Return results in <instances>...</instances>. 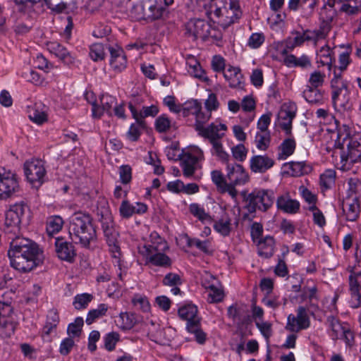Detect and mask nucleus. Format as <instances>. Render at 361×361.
Returning a JSON list of instances; mask_svg holds the SVG:
<instances>
[{
	"label": "nucleus",
	"mask_w": 361,
	"mask_h": 361,
	"mask_svg": "<svg viewBox=\"0 0 361 361\" xmlns=\"http://www.w3.org/2000/svg\"><path fill=\"white\" fill-rule=\"evenodd\" d=\"M247 202L246 209L250 213H255L257 210L265 212L274 204L276 197L274 190L272 189L255 188L246 195V192H242Z\"/></svg>",
	"instance_id": "39448f33"
},
{
	"label": "nucleus",
	"mask_w": 361,
	"mask_h": 361,
	"mask_svg": "<svg viewBox=\"0 0 361 361\" xmlns=\"http://www.w3.org/2000/svg\"><path fill=\"white\" fill-rule=\"evenodd\" d=\"M109 306L105 303L99 304L96 309L90 310L87 315L85 322L90 325L97 319L102 318L106 314Z\"/></svg>",
	"instance_id": "e433bc0d"
},
{
	"label": "nucleus",
	"mask_w": 361,
	"mask_h": 361,
	"mask_svg": "<svg viewBox=\"0 0 361 361\" xmlns=\"http://www.w3.org/2000/svg\"><path fill=\"white\" fill-rule=\"evenodd\" d=\"M55 252L57 257L63 261L72 263L77 255L76 249L72 242L68 241L63 237L55 238Z\"/></svg>",
	"instance_id": "dca6fc26"
},
{
	"label": "nucleus",
	"mask_w": 361,
	"mask_h": 361,
	"mask_svg": "<svg viewBox=\"0 0 361 361\" xmlns=\"http://www.w3.org/2000/svg\"><path fill=\"white\" fill-rule=\"evenodd\" d=\"M278 209L288 214H296L300 209V202L290 198L288 194H283L275 200Z\"/></svg>",
	"instance_id": "412c9836"
},
{
	"label": "nucleus",
	"mask_w": 361,
	"mask_h": 361,
	"mask_svg": "<svg viewBox=\"0 0 361 361\" xmlns=\"http://www.w3.org/2000/svg\"><path fill=\"white\" fill-rule=\"evenodd\" d=\"M128 108L132 114L133 118L135 119L136 123L130 125L128 135L131 141H137L141 135V130L146 128V123L145 120L140 118V119L137 118V110L132 103L130 102L128 104Z\"/></svg>",
	"instance_id": "5701e85b"
},
{
	"label": "nucleus",
	"mask_w": 361,
	"mask_h": 361,
	"mask_svg": "<svg viewBox=\"0 0 361 361\" xmlns=\"http://www.w3.org/2000/svg\"><path fill=\"white\" fill-rule=\"evenodd\" d=\"M116 322L119 329L125 331L131 329L136 324L137 319L133 313L121 312Z\"/></svg>",
	"instance_id": "f704fd0d"
},
{
	"label": "nucleus",
	"mask_w": 361,
	"mask_h": 361,
	"mask_svg": "<svg viewBox=\"0 0 361 361\" xmlns=\"http://www.w3.org/2000/svg\"><path fill=\"white\" fill-rule=\"evenodd\" d=\"M259 256L269 259L274 255L275 248V240L274 237L267 235L260 238L257 243Z\"/></svg>",
	"instance_id": "393cba45"
},
{
	"label": "nucleus",
	"mask_w": 361,
	"mask_h": 361,
	"mask_svg": "<svg viewBox=\"0 0 361 361\" xmlns=\"http://www.w3.org/2000/svg\"><path fill=\"white\" fill-rule=\"evenodd\" d=\"M84 324L82 317H78L74 322L69 324L67 328V334L70 337H79L82 331V327Z\"/></svg>",
	"instance_id": "09e8293b"
},
{
	"label": "nucleus",
	"mask_w": 361,
	"mask_h": 361,
	"mask_svg": "<svg viewBox=\"0 0 361 361\" xmlns=\"http://www.w3.org/2000/svg\"><path fill=\"white\" fill-rule=\"evenodd\" d=\"M19 190V183L15 173L11 171L0 172V200L11 197Z\"/></svg>",
	"instance_id": "9b49d317"
},
{
	"label": "nucleus",
	"mask_w": 361,
	"mask_h": 361,
	"mask_svg": "<svg viewBox=\"0 0 361 361\" xmlns=\"http://www.w3.org/2000/svg\"><path fill=\"white\" fill-rule=\"evenodd\" d=\"M197 307L192 304H188L180 307L178 309V316L183 319L187 321V324L189 325L191 322H197L201 321V319L197 316Z\"/></svg>",
	"instance_id": "cd10ccee"
},
{
	"label": "nucleus",
	"mask_w": 361,
	"mask_h": 361,
	"mask_svg": "<svg viewBox=\"0 0 361 361\" xmlns=\"http://www.w3.org/2000/svg\"><path fill=\"white\" fill-rule=\"evenodd\" d=\"M23 77L29 82H31L35 85H41L43 82V78L37 72L30 70L28 72H25L23 74Z\"/></svg>",
	"instance_id": "0e129e2a"
},
{
	"label": "nucleus",
	"mask_w": 361,
	"mask_h": 361,
	"mask_svg": "<svg viewBox=\"0 0 361 361\" xmlns=\"http://www.w3.org/2000/svg\"><path fill=\"white\" fill-rule=\"evenodd\" d=\"M119 341V334L116 332H111L104 337L105 348L111 351L115 348L116 343Z\"/></svg>",
	"instance_id": "4d7b16f0"
},
{
	"label": "nucleus",
	"mask_w": 361,
	"mask_h": 361,
	"mask_svg": "<svg viewBox=\"0 0 361 361\" xmlns=\"http://www.w3.org/2000/svg\"><path fill=\"white\" fill-rule=\"evenodd\" d=\"M275 164V161L268 155H254L250 159V169L255 173H264Z\"/></svg>",
	"instance_id": "a211bd4d"
},
{
	"label": "nucleus",
	"mask_w": 361,
	"mask_h": 361,
	"mask_svg": "<svg viewBox=\"0 0 361 361\" xmlns=\"http://www.w3.org/2000/svg\"><path fill=\"white\" fill-rule=\"evenodd\" d=\"M132 302L135 307L144 312H147L150 310V305L146 297L136 296Z\"/></svg>",
	"instance_id": "338daca9"
},
{
	"label": "nucleus",
	"mask_w": 361,
	"mask_h": 361,
	"mask_svg": "<svg viewBox=\"0 0 361 361\" xmlns=\"http://www.w3.org/2000/svg\"><path fill=\"white\" fill-rule=\"evenodd\" d=\"M190 211L192 215L199 219L201 221H210L211 216L206 213L204 208L198 204L193 203L190 205Z\"/></svg>",
	"instance_id": "864d4df0"
},
{
	"label": "nucleus",
	"mask_w": 361,
	"mask_h": 361,
	"mask_svg": "<svg viewBox=\"0 0 361 361\" xmlns=\"http://www.w3.org/2000/svg\"><path fill=\"white\" fill-rule=\"evenodd\" d=\"M102 229L109 251L114 258V262L121 267V252L118 245V232L115 228L114 219L101 221Z\"/></svg>",
	"instance_id": "6e6552de"
},
{
	"label": "nucleus",
	"mask_w": 361,
	"mask_h": 361,
	"mask_svg": "<svg viewBox=\"0 0 361 361\" xmlns=\"http://www.w3.org/2000/svg\"><path fill=\"white\" fill-rule=\"evenodd\" d=\"M201 108V103L197 99H191L183 104V116L188 117L189 115H195Z\"/></svg>",
	"instance_id": "8fccbe9b"
},
{
	"label": "nucleus",
	"mask_w": 361,
	"mask_h": 361,
	"mask_svg": "<svg viewBox=\"0 0 361 361\" xmlns=\"http://www.w3.org/2000/svg\"><path fill=\"white\" fill-rule=\"evenodd\" d=\"M211 25L204 20L195 18L190 20L185 25V34L192 37L193 40L197 38L205 39L209 35Z\"/></svg>",
	"instance_id": "2eb2a0df"
},
{
	"label": "nucleus",
	"mask_w": 361,
	"mask_h": 361,
	"mask_svg": "<svg viewBox=\"0 0 361 361\" xmlns=\"http://www.w3.org/2000/svg\"><path fill=\"white\" fill-rule=\"evenodd\" d=\"M159 113V109L156 105H151L149 106H143L140 112L137 111V118H140L144 120L146 117H155Z\"/></svg>",
	"instance_id": "13d9d810"
},
{
	"label": "nucleus",
	"mask_w": 361,
	"mask_h": 361,
	"mask_svg": "<svg viewBox=\"0 0 361 361\" xmlns=\"http://www.w3.org/2000/svg\"><path fill=\"white\" fill-rule=\"evenodd\" d=\"M351 93L350 84L348 81H341V87L332 91L331 99L334 107L343 110L350 109L353 106Z\"/></svg>",
	"instance_id": "f8f14e48"
},
{
	"label": "nucleus",
	"mask_w": 361,
	"mask_h": 361,
	"mask_svg": "<svg viewBox=\"0 0 361 361\" xmlns=\"http://www.w3.org/2000/svg\"><path fill=\"white\" fill-rule=\"evenodd\" d=\"M186 329L189 333L195 335V341L199 344H204L207 339V334L201 329V321L197 322H191L189 325H186Z\"/></svg>",
	"instance_id": "4c0bfd02"
},
{
	"label": "nucleus",
	"mask_w": 361,
	"mask_h": 361,
	"mask_svg": "<svg viewBox=\"0 0 361 361\" xmlns=\"http://www.w3.org/2000/svg\"><path fill=\"white\" fill-rule=\"evenodd\" d=\"M211 176L213 183L216 185L219 190H221V189H222L224 186H225L227 183L226 178L220 171H212L211 173Z\"/></svg>",
	"instance_id": "69168bd1"
},
{
	"label": "nucleus",
	"mask_w": 361,
	"mask_h": 361,
	"mask_svg": "<svg viewBox=\"0 0 361 361\" xmlns=\"http://www.w3.org/2000/svg\"><path fill=\"white\" fill-rule=\"evenodd\" d=\"M335 145L341 151V162L343 169L351 164L361 162V133L350 135L346 129L338 132Z\"/></svg>",
	"instance_id": "7ed1b4c3"
},
{
	"label": "nucleus",
	"mask_w": 361,
	"mask_h": 361,
	"mask_svg": "<svg viewBox=\"0 0 361 361\" xmlns=\"http://www.w3.org/2000/svg\"><path fill=\"white\" fill-rule=\"evenodd\" d=\"M295 117V112L282 109L279 114V126L286 136L292 135V121Z\"/></svg>",
	"instance_id": "bb28decb"
},
{
	"label": "nucleus",
	"mask_w": 361,
	"mask_h": 361,
	"mask_svg": "<svg viewBox=\"0 0 361 361\" xmlns=\"http://www.w3.org/2000/svg\"><path fill=\"white\" fill-rule=\"evenodd\" d=\"M231 220L228 216H223L214 224V229L223 236L229 235L231 231Z\"/></svg>",
	"instance_id": "a19ab883"
},
{
	"label": "nucleus",
	"mask_w": 361,
	"mask_h": 361,
	"mask_svg": "<svg viewBox=\"0 0 361 361\" xmlns=\"http://www.w3.org/2000/svg\"><path fill=\"white\" fill-rule=\"evenodd\" d=\"M336 172L333 170H327L320 176V184L325 188H331L334 183Z\"/></svg>",
	"instance_id": "6e6d98bb"
},
{
	"label": "nucleus",
	"mask_w": 361,
	"mask_h": 361,
	"mask_svg": "<svg viewBox=\"0 0 361 361\" xmlns=\"http://www.w3.org/2000/svg\"><path fill=\"white\" fill-rule=\"evenodd\" d=\"M171 126V121L166 114L160 115L155 120L154 127L158 133H166Z\"/></svg>",
	"instance_id": "de8ad7c7"
},
{
	"label": "nucleus",
	"mask_w": 361,
	"mask_h": 361,
	"mask_svg": "<svg viewBox=\"0 0 361 361\" xmlns=\"http://www.w3.org/2000/svg\"><path fill=\"white\" fill-rule=\"evenodd\" d=\"M247 149L243 144H238L231 148L233 158L238 161L243 162L245 160L247 154Z\"/></svg>",
	"instance_id": "5fc2aeb1"
},
{
	"label": "nucleus",
	"mask_w": 361,
	"mask_h": 361,
	"mask_svg": "<svg viewBox=\"0 0 361 361\" xmlns=\"http://www.w3.org/2000/svg\"><path fill=\"white\" fill-rule=\"evenodd\" d=\"M120 180L123 184H128L132 179V169L129 165H122L119 168Z\"/></svg>",
	"instance_id": "e2e57ef3"
},
{
	"label": "nucleus",
	"mask_w": 361,
	"mask_h": 361,
	"mask_svg": "<svg viewBox=\"0 0 361 361\" xmlns=\"http://www.w3.org/2000/svg\"><path fill=\"white\" fill-rule=\"evenodd\" d=\"M8 238L11 241L8 256L13 269L22 273H27L42 262V252L36 243L21 236Z\"/></svg>",
	"instance_id": "f257e3e1"
},
{
	"label": "nucleus",
	"mask_w": 361,
	"mask_h": 361,
	"mask_svg": "<svg viewBox=\"0 0 361 361\" xmlns=\"http://www.w3.org/2000/svg\"><path fill=\"white\" fill-rule=\"evenodd\" d=\"M310 325V321L307 309L303 306H300L297 310L296 316L292 314L288 316L286 329L291 332H299L302 329H307Z\"/></svg>",
	"instance_id": "ddd939ff"
},
{
	"label": "nucleus",
	"mask_w": 361,
	"mask_h": 361,
	"mask_svg": "<svg viewBox=\"0 0 361 361\" xmlns=\"http://www.w3.org/2000/svg\"><path fill=\"white\" fill-rule=\"evenodd\" d=\"M325 78L326 75L324 73L318 70L314 71L310 75V78L307 81L308 85L307 86L319 88L323 86Z\"/></svg>",
	"instance_id": "49530a36"
},
{
	"label": "nucleus",
	"mask_w": 361,
	"mask_h": 361,
	"mask_svg": "<svg viewBox=\"0 0 361 361\" xmlns=\"http://www.w3.org/2000/svg\"><path fill=\"white\" fill-rule=\"evenodd\" d=\"M119 212L123 218L128 219L134 214L133 205L128 200H123L120 206Z\"/></svg>",
	"instance_id": "774afa93"
},
{
	"label": "nucleus",
	"mask_w": 361,
	"mask_h": 361,
	"mask_svg": "<svg viewBox=\"0 0 361 361\" xmlns=\"http://www.w3.org/2000/svg\"><path fill=\"white\" fill-rule=\"evenodd\" d=\"M209 142L212 145L211 152L213 155L216 156L223 163L229 161V154L224 150L221 140H211Z\"/></svg>",
	"instance_id": "37998d69"
},
{
	"label": "nucleus",
	"mask_w": 361,
	"mask_h": 361,
	"mask_svg": "<svg viewBox=\"0 0 361 361\" xmlns=\"http://www.w3.org/2000/svg\"><path fill=\"white\" fill-rule=\"evenodd\" d=\"M163 252L164 251H160L157 254H154L151 257H148V260H147V262L157 267L164 268L171 267L172 261L171 258Z\"/></svg>",
	"instance_id": "c9c22d12"
},
{
	"label": "nucleus",
	"mask_w": 361,
	"mask_h": 361,
	"mask_svg": "<svg viewBox=\"0 0 361 361\" xmlns=\"http://www.w3.org/2000/svg\"><path fill=\"white\" fill-rule=\"evenodd\" d=\"M109 51L110 53L109 63L114 71L121 72L127 65V59L124 51L118 46H109Z\"/></svg>",
	"instance_id": "6ab92c4d"
},
{
	"label": "nucleus",
	"mask_w": 361,
	"mask_h": 361,
	"mask_svg": "<svg viewBox=\"0 0 361 361\" xmlns=\"http://www.w3.org/2000/svg\"><path fill=\"white\" fill-rule=\"evenodd\" d=\"M225 164H226V177L228 183L243 185L249 181L250 176L248 172L241 164L236 162L231 163L229 161Z\"/></svg>",
	"instance_id": "4468645a"
},
{
	"label": "nucleus",
	"mask_w": 361,
	"mask_h": 361,
	"mask_svg": "<svg viewBox=\"0 0 361 361\" xmlns=\"http://www.w3.org/2000/svg\"><path fill=\"white\" fill-rule=\"evenodd\" d=\"M227 130V126L221 123L213 122L207 126L201 127L197 132L198 135L209 141L221 140Z\"/></svg>",
	"instance_id": "f3484780"
},
{
	"label": "nucleus",
	"mask_w": 361,
	"mask_h": 361,
	"mask_svg": "<svg viewBox=\"0 0 361 361\" xmlns=\"http://www.w3.org/2000/svg\"><path fill=\"white\" fill-rule=\"evenodd\" d=\"M18 325V319L11 302L0 300V334L9 338L14 334Z\"/></svg>",
	"instance_id": "1a4fd4ad"
},
{
	"label": "nucleus",
	"mask_w": 361,
	"mask_h": 361,
	"mask_svg": "<svg viewBox=\"0 0 361 361\" xmlns=\"http://www.w3.org/2000/svg\"><path fill=\"white\" fill-rule=\"evenodd\" d=\"M264 36L262 33H252L248 39L247 46L252 49L259 48L264 42Z\"/></svg>",
	"instance_id": "680f3d73"
},
{
	"label": "nucleus",
	"mask_w": 361,
	"mask_h": 361,
	"mask_svg": "<svg viewBox=\"0 0 361 361\" xmlns=\"http://www.w3.org/2000/svg\"><path fill=\"white\" fill-rule=\"evenodd\" d=\"M211 113L207 111V112H203L202 111V107L197 113L194 115L195 116V122L194 124L195 130L198 132L201 127L205 126L204 124L209 120L211 118Z\"/></svg>",
	"instance_id": "603ef678"
},
{
	"label": "nucleus",
	"mask_w": 361,
	"mask_h": 361,
	"mask_svg": "<svg viewBox=\"0 0 361 361\" xmlns=\"http://www.w3.org/2000/svg\"><path fill=\"white\" fill-rule=\"evenodd\" d=\"M27 205L23 202L16 203L10 207L5 214L6 232L16 233L20 230V224L25 215Z\"/></svg>",
	"instance_id": "9d476101"
},
{
	"label": "nucleus",
	"mask_w": 361,
	"mask_h": 361,
	"mask_svg": "<svg viewBox=\"0 0 361 361\" xmlns=\"http://www.w3.org/2000/svg\"><path fill=\"white\" fill-rule=\"evenodd\" d=\"M262 302L267 307L276 310L281 305H286L287 299L276 295H266L262 300Z\"/></svg>",
	"instance_id": "ea45409f"
},
{
	"label": "nucleus",
	"mask_w": 361,
	"mask_h": 361,
	"mask_svg": "<svg viewBox=\"0 0 361 361\" xmlns=\"http://www.w3.org/2000/svg\"><path fill=\"white\" fill-rule=\"evenodd\" d=\"M93 298V295L90 293L77 294L73 298V305L78 310L85 309Z\"/></svg>",
	"instance_id": "c03bdc74"
},
{
	"label": "nucleus",
	"mask_w": 361,
	"mask_h": 361,
	"mask_svg": "<svg viewBox=\"0 0 361 361\" xmlns=\"http://www.w3.org/2000/svg\"><path fill=\"white\" fill-rule=\"evenodd\" d=\"M256 326L259 330L262 336L268 341L270 337L272 336L273 331L271 328V324L268 322H256Z\"/></svg>",
	"instance_id": "052dcab7"
},
{
	"label": "nucleus",
	"mask_w": 361,
	"mask_h": 361,
	"mask_svg": "<svg viewBox=\"0 0 361 361\" xmlns=\"http://www.w3.org/2000/svg\"><path fill=\"white\" fill-rule=\"evenodd\" d=\"M96 214L99 222L113 219L107 199L99 196L97 201Z\"/></svg>",
	"instance_id": "c756f323"
},
{
	"label": "nucleus",
	"mask_w": 361,
	"mask_h": 361,
	"mask_svg": "<svg viewBox=\"0 0 361 361\" xmlns=\"http://www.w3.org/2000/svg\"><path fill=\"white\" fill-rule=\"evenodd\" d=\"M208 277L213 280L212 283H207L206 281L203 282V286L206 289L209 290V293L208 294V299L210 302H218L221 301L223 299V291L219 289L217 286L219 284V281L212 274H208Z\"/></svg>",
	"instance_id": "7c9ffc66"
},
{
	"label": "nucleus",
	"mask_w": 361,
	"mask_h": 361,
	"mask_svg": "<svg viewBox=\"0 0 361 361\" xmlns=\"http://www.w3.org/2000/svg\"><path fill=\"white\" fill-rule=\"evenodd\" d=\"M90 57L94 61H102L104 59V47L102 44L95 43L90 48Z\"/></svg>",
	"instance_id": "3c124183"
},
{
	"label": "nucleus",
	"mask_w": 361,
	"mask_h": 361,
	"mask_svg": "<svg viewBox=\"0 0 361 361\" xmlns=\"http://www.w3.org/2000/svg\"><path fill=\"white\" fill-rule=\"evenodd\" d=\"M255 142L258 149L267 150L271 142L270 132H257L255 137Z\"/></svg>",
	"instance_id": "a18cd8bd"
},
{
	"label": "nucleus",
	"mask_w": 361,
	"mask_h": 361,
	"mask_svg": "<svg viewBox=\"0 0 361 361\" xmlns=\"http://www.w3.org/2000/svg\"><path fill=\"white\" fill-rule=\"evenodd\" d=\"M166 8L160 0H139L130 9V15L135 20L152 23L161 19Z\"/></svg>",
	"instance_id": "20e7f679"
},
{
	"label": "nucleus",
	"mask_w": 361,
	"mask_h": 361,
	"mask_svg": "<svg viewBox=\"0 0 361 361\" xmlns=\"http://www.w3.org/2000/svg\"><path fill=\"white\" fill-rule=\"evenodd\" d=\"M224 77L231 88L242 89L244 85V77L238 67L230 66L224 71Z\"/></svg>",
	"instance_id": "4be33fe9"
},
{
	"label": "nucleus",
	"mask_w": 361,
	"mask_h": 361,
	"mask_svg": "<svg viewBox=\"0 0 361 361\" xmlns=\"http://www.w3.org/2000/svg\"><path fill=\"white\" fill-rule=\"evenodd\" d=\"M284 166L288 167L291 171V176L300 177L307 175L312 171V166L307 161H290L284 164Z\"/></svg>",
	"instance_id": "c85d7f7f"
},
{
	"label": "nucleus",
	"mask_w": 361,
	"mask_h": 361,
	"mask_svg": "<svg viewBox=\"0 0 361 361\" xmlns=\"http://www.w3.org/2000/svg\"><path fill=\"white\" fill-rule=\"evenodd\" d=\"M68 231L72 240L85 248H89L97 240L93 218L87 212H75L69 219Z\"/></svg>",
	"instance_id": "f03ea898"
},
{
	"label": "nucleus",
	"mask_w": 361,
	"mask_h": 361,
	"mask_svg": "<svg viewBox=\"0 0 361 361\" xmlns=\"http://www.w3.org/2000/svg\"><path fill=\"white\" fill-rule=\"evenodd\" d=\"M360 200L345 197L343 202V210L345 213L346 219L350 221H355L360 212Z\"/></svg>",
	"instance_id": "b1692460"
},
{
	"label": "nucleus",
	"mask_w": 361,
	"mask_h": 361,
	"mask_svg": "<svg viewBox=\"0 0 361 361\" xmlns=\"http://www.w3.org/2000/svg\"><path fill=\"white\" fill-rule=\"evenodd\" d=\"M295 147L296 142L293 135L288 136L279 146L278 159H286L294 153Z\"/></svg>",
	"instance_id": "2f4dec72"
},
{
	"label": "nucleus",
	"mask_w": 361,
	"mask_h": 361,
	"mask_svg": "<svg viewBox=\"0 0 361 361\" xmlns=\"http://www.w3.org/2000/svg\"><path fill=\"white\" fill-rule=\"evenodd\" d=\"M47 49L54 54L66 65L73 64L75 57L64 46L57 42H49L47 44Z\"/></svg>",
	"instance_id": "aec40b11"
},
{
	"label": "nucleus",
	"mask_w": 361,
	"mask_h": 361,
	"mask_svg": "<svg viewBox=\"0 0 361 361\" xmlns=\"http://www.w3.org/2000/svg\"><path fill=\"white\" fill-rule=\"evenodd\" d=\"M162 283L167 286H176L182 284V280L178 274L168 273L162 280Z\"/></svg>",
	"instance_id": "bf43d9fd"
},
{
	"label": "nucleus",
	"mask_w": 361,
	"mask_h": 361,
	"mask_svg": "<svg viewBox=\"0 0 361 361\" xmlns=\"http://www.w3.org/2000/svg\"><path fill=\"white\" fill-rule=\"evenodd\" d=\"M23 170L27 181L32 188L38 189L46 181L47 170L44 161L40 159L27 160Z\"/></svg>",
	"instance_id": "423d86ee"
},
{
	"label": "nucleus",
	"mask_w": 361,
	"mask_h": 361,
	"mask_svg": "<svg viewBox=\"0 0 361 361\" xmlns=\"http://www.w3.org/2000/svg\"><path fill=\"white\" fill-rule=\"evenodd\" d=\"M63 221L59 216H51L47 221V233L49 235H53L59 232L63 226Z\"/></svg>",
	"instance_id": "79ce46f5"
},
{
	"label": "nucleus",
	"mask_w": 361,
	"mask_h": 361,
	"mask_svg": "<svg viewBox=\"0 0 361 361\" xmlns=\"http://www.w3.org/2000/svg\"><path fill=\"white\" fill-rule=\"evenodd\" d=\"M283 64L288 68L299 67L305 69L312 66V61L310 56L306 54L297 57L294 54H290L287 57L283 58Z\"/></svg>",
	"instance_id": "a878e982"
},
{
	"label": "nucleus",
	"mask_w": 361,
	"mask_h": 361,
	"mask_svg": "<svg viewBox=\"0 0 361 361\" xmlns=\"http://www.w3.org/2000/svg\"><path fill=\"white\" fill-rule=\"evenodd\" d=\"M157 243H151L150 244L145 245L140 252L146 257V260H148V257H151L154 254H157L160 251H165L168 249L166 243L164 242L160 236H157Z\"/></svg>",
	"instance_id": "473e14b6"
},
{
	"label": "nucleus",
	"mask_w": 361,
	"mask_h": 361,
	"mask_svg": "<svg viewBox=\"0 0 361 361\" xmlns=\"http://www.w3.org/2000/svg\"><path fill=\"white\" fill-rule=\"evenodd\" d=\"M348 189L345 197L355 200L361 199V181L356 178H350L348 181Z\"/></svg>",
	"instance_id": "58836bf2"
},
{
	"label": "nucleus",
	"mask_w": 361,
	"mask_h": 361,
	"mask_svg": "<svg viewBox=\"0 0 361 361\" xmlns=\"http://www.w3.org/2000/svg\"><path fill=\"white\" fill-rule=\"evenodd\" d=\"M305 99L310 104H320L323 102V92L317 87L307 86L302 92Z\"/></svg>",
	"instance_id": "72a5a7b5"
},
{
	"label": "nucleus",
	"mask_w": 361,
	"mask_h": 361,
	"mask_svg": "<svg viewBox=\"0 0 361 361\" xmlns=\"http://www.w3.org/2000/svg\"><path fill=\"white\" fill-rule=\"evenodd\" d=\"M214 15L219 18V23L226 29L232 24L237 23L242 16V11L238 0H229L223 7L216 8Z\"/></svg>",
	"instance_id": "0eeeda50"
}]
</instances>
